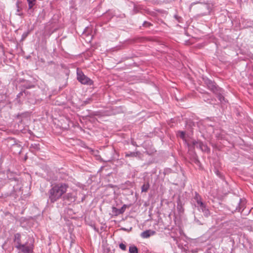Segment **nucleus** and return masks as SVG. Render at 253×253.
Instances as JSON below:
<instances>
[{
  "label": "nucleus",
  "mask_w": 253,
  "mask_h": 253,
  "mask_svg": "<svg viewBox=\"0 0 253 253\" xmlns=\"http://www.w3.org/2000/svg\"><path fill=\"white\" fill-rule=\"evenodd\" d=\"M150 185L148 183L144 184L141 187L142 192H147L149 188Z\"/></svg>",
  "instance_id": "13"
},
{
  "label": "nucleus",
  "mask_w": 253,
  "mask_h": 253,
  "mask_svg": "<svg viewBox=\"0 0 253 253\" xmlns=\"http://www.w3.org/2000/svg\"><path fill=\"white\" fill-rule=\"evenodd\" d=\"M194 199L196 202L195 206L197 207L198 210L202 211L204 213L205 216H209L210 214V211L207 208L205 204L202 202L201 196L197 192H195V195Z\"/></svg>",
  "instance_id": "2"
},
{
  "label": "nucleus",
  "mask_w": 253,
  "mask_h": 253,
  "mask_svg": "<svg viewBox=\"0 0 253 253\" xmlns=\"http://www.w3.org/2000/svg\"><path fill=\"white\" fill-rule=\"evenodd\" d=\"M192 145L194 147L199 148L203 151L208 152L209 151L207 146L200 141H193L192 142Z\"/></svg>",
  "instance_id": "5"
},
{
  "label": "nucleus",
  "mask_w": 253,
  "mask_h": 253,
  "mask_svg": "<svg viewBox=\"0 0 253 253\" xmlns=\"http://www.w3.org/2000/svg\"><path fill=\"white\" fill-rule=\"evenodd\" d=\"M177 135L182 138L183 140H185V132L183 131H179L177 133Z\"/></svg>",
  "instance_id": "15"
},
{
  "label": "nucleus",
  "mask_w": 253,
  "mask_h": 253,
  "mask_svg": "<svg viewBox=\"0 0 253 253\" xmlns=\"http://www.w3.org/2000/svg\"><path fill=\"white\" fill-rule=\"evenodd\" d=\"M138 153V152H127L126 153V157H136Z\"/></svg>",
  "instance_id": "12"
},
{
  "label": "nucleus",
  "mask_w": 253,
  "mask_h": 253,
  "mask_svg": "<svg viewBox=\"0 0 253 253\" xmlns=\"http://www.w3.org/2000/svg\"><path fill=\"white\" fill-rule=\"evenodd\" d=\"M126 206L124 205L120 209H116L117 214H122L124 212Z\"/></svg>",
  "instance_id": "14"
},
{
  "label": "nucleus",
  "mask_w": 253,
  "mask_h": 253,
  "mask_svg": "<svg viewBox=\"0 0 253 253\" xmlns=\"http://www.w3.org/2000/svg\"><path fill=\"white\" fill-rule=\"evenodd\" d=\"M16 249L20 250L22 253H33L34 245L32 243L26 242Z\"/></svg>",
  "instance_id": "4"
},
{
  "label": "nucleus",
  "mask_w": 253,
  "mask_h": 253,
  "mask_svg": "<svg viewBox=\"0 0 253 253\" xmlns=\"http://www.w3.org/2000/svg\"><path fill=\"white\" fill-rule=\"evenodd\" d=\"M129 252L130 253H138V249L136 246H131L129 248Z\"/></svg>",
  "instance_id": "10"
},
{
  "label": "nucleus",
  "mask_w": 253,
  "mask_h": 253,
  "mask_svg": "<svg viewBox=\"0 0 253 253\" xmlns=\"http://www.w3.org/2000/svg\"><path fill=\"white\" fill-rule=\"evenodd\" d=\"M143 25L145 27H148L151 25V24L150 22L145 21L144 22Z\"/></svg>",
  "instance_id": "18"
},
{
  "label": "nucleus",
  "mask_w": 253,
  "mask_h": 253,
  "mask_svg": "<svg viewBox=\"0 0 253 253\" xmlns=\"http://www.w3.org/2000/svg\"><path fill=\"white\" fill-rule=\"evenodd\" d=\"M245 205H246L245 200L240 199L238 206L236 208V210H237L239 212H242L245 208Z\"/></svg>",
  "instance_id": "8"
},
{
  "label": "nucleus",
  "mask_w": 253,
  "mask_h": 253,
  "mask_svg": "<svg viewBox=\"0 0 253 253\" xmlns=\"http://www.w3.org/2000/svg\"><path fill=\"white\" fill-rule=\"evenodd\" d=\"M209 87L211 89V90H214V89L215 88V86L214 84V83H212L211 81H209Z\"/></svg>",
  "instance_id": "16"
},
{
  "label": "nucleus",
  "mask_w": 253,
  "mask_h": 253,
  "mask_svg": "<svg viewBox=\"0 0 253 253\" xmlns=\"http://www.w3.org/2000/svg\"><path fill=\"white\" fill-rule=\"evenodd\" d=\"M187 146H188V147L190 148V145L188 143L187 144Z\"/></svg>",
  "instance_id": "20"
},
{
  "label": "nucleus",
  "mask_w": 253,
  "mask_h": 253,
  "mask_svg": "<svg viewBox=\"0 0 253 253\" xmlns=\"http://www.w3.org/2000/svg\"><path fill=\"white\" fill-rule=\"evenodd\" d=\"M14 242L16 248L19 247L22 244L21 243V234L20 233H17L14 235Z\"/></svg>",
  "instance_id": "6"
},
{
  "label": "nucleus",
  "mask_w": 253,
  "mask_h": 253,
  "mask_svg": "<svg viewBox=\"0 0 253 253\" xmlns=\"http://www.w3.org/2000/svg\"><path fill=\"white\" fill-rule=\"evenodd\" d=\"M221 98H222V99H223V100H224V98H223V97H220V98H219V100H220V101H221Z\"/></svg>",
  "instance_id": "19"
},
{
  "label": "nucleus",
  "mask_w": 253,
  "mask_h": 253,
  "mask_svg": "<svg viewBox=\"0 0 253 253\" xmlns=\"http://www.w3.org/2000/svg\"><path fill=\"white\" fill-rule=\"evenodd\" d=\"M119 247L121 250L123 251L126 250V246L123 243H120L119 244Z\"/></svg>",
  "instance_id": "17"
},
{
  "label": "nucleus",
  "mask_w": 253,
  "mask_h": 253,
  "mask_svg": "<svg viewBox=\"0 0 253 253\" xmlns=\"http://www.w3.org/2000/svg\"><path fill=\"white\" fill-rule=\"evenodd\" d=\"M28 3L29 9H31L36 4V0H27Z\"/></svg>",
  "instance_id": "11"
},
{
  "label": "nucleus",
  "mask_w": 253,
  "mask_h": 253,
  "mask_svg": "<svg viewBox=\"0 0 253 253\" xmlns=\"http://www.w3.org/2000/svg\"><path fill=\"white\" fill-rule=\"evenodd\" d=\"M77 79L82 84L91 85L93 82L89 78L85 76L82 71L77 70Z\"/></svg>",
  "instance_id": "3"
},
{
  "label": "nucleus",
  "mask_w": 253,
  "mask_h": 253,
  "mask_svg": "<svg viewBox=\"0 0 253 253\" xmlns=\"http://www.w3.org/2000/svg\"><path fill=\"white\" fill-rule=\"evenodd\" d=\"M64 200H68L70 202H74L76 200V197L71 193H68L63 196Z\"/></svg>",
  "instance_id": "9"
},
{
  "label": "nucleus",
  "mask_w": 253,
  "mask_h": 253,
  "mask_svg": "<svg viewBox=\"0 0 253 253\" xmlns=\"http://www.w3.org/2000/svg\"><path fill=\"white\" fill-rule=\"evenodd\" d=\"M36 147L37 149H39V147L37 145H36Z\"/></svg>",
  "instance_id": "21"
},
{
  "label": "nucleus",
  "mask_w": 253,
  "mask_h": 253,
  "mask_svg": "<svg viewBox=\"0 0 253 253\" xmlns=\"http://www.w3.org/2000/svg\"><path fill=\"white\" fill-rule=\"evenodd\" d=\"M155 231L151 230H147L143 231L141 234V236L143 238H148L150 236L153 235L155 234Z\"/></svg>",
  "instance_id": "7"
},
{
  "label": "nucleus",
  "mask_w": 253,
  "mask_h": 253,
  "mask_svg": "<svg viewBox=\"0 0 253 253\" xmlns=\"http://www.w3.org/2000/svg\"><path fill=\"white\" fill-rule=\"evenodd\" d=\"M68 185L66 183H58L53 186L49 191V200L54 203L59 199L66 192Z\"/></svg>",
  "instance_id": "1"
}]
</instances>
